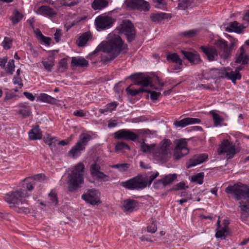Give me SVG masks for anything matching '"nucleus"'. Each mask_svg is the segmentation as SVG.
Masks as SVG:
<instances>
[{
  "label": "nucleus",
  "instance_id": "obj_58",
  "mask_svg": "<svg viewBox=\"0 0 249 249\" xmlns=\"http://www.w3.org/2000/svg\"><path fill=\"white\" fill-rule=\"evenodd\" d=\"M147 231L149 232L155 233L157 230L156 223L154 222H152L147 226Z\"/></svg>",
  "mask_w": 249,
  "mask_h": 249
},
{
  "label": "nucleus",
  "instance_id": "obj_45",
  "mask_svg": "<svg viewBox=\"0 0 249 249\" xmlns=\"http://www.w3.org/2000/svg\"><path fill=\"white\" fill-rule=\"evenodd\" d=\"M204 174V173L201 172L196 174L192 177V181L196 182L198 184H202L203 182Z\"/></svg>",
  "mask_w": 249,
  "mask_h": 249
},
{
  "label": "nucleus",
  "instance_id": "obj_15",
  "mask_svg": "<svg viewBox=\"0 0 249 249\" xmlns=\"http://www.w3.org/2000/svg\"><path fill=\"white\" fill-rule=\"evenodd\" d=\"M95 25L98 31L106 30L109 28V16L104 13L98 16L95 19Z\"/></svg>",
  "mask_w": 249,
  "mask_h": 249
},
{
  "label": "nucleus",
  "instance_id": "obj_13",
  "mask_svg": "<svg viewBox=\"0 0 249 249\" xmlns=\"http://www.w3.org/2000/svg\"><path fill=\"white\" fill-rule=\"evenodd\" d=\"M90 173L91 176L97 181L104 182L107 180V176L101 171L100 166L97 162L90 165Z\"/></svg>",
  "mask_w": 249,
  "mask_h": 249
},
{
  "label": "nucleus",
  "instance_id": "obj_41",
  "mask_svg": "<svg viewBox=\"0 0 249 249\" xmlns=\"http://www.w3.org/2000/svg\"><path fill=\"white\" fill-rule=\"evenodd\" d=\"M167 18V14L164 13L152 14L151 15V19L153 21L159 22L162 19Z\"/></svg>",
  "mask_w": 249,
  "mask_h": 249
},
{
  "label": "nucleus",
  "instance_id": "obj_62",
  "mask_svg": "<svg viewBox=\"0 0 249 249\" xmlns=\"http://www.w3.org/2000/svg\"><path fill=\"white\" fill-rule=\"evenodd\" d=\"M42 44H44L46 45H50L51 43V39L49 37H46L44 36V37H42L41 39L39 40Z\"/></svg>",
  "mask_w": 249,
  "mask_h": 249
},
{
  "label": "nucleus",
  "instance_id": "obj_7",
  "mask_svg": "<svg viewBox=\"0 0 249 249\" xmlns=\"http://www.w3.org/2000/svg\"><path fill=\"white\" fill-rule=\"evenodd\" d=\"M147 182L142 176H137L125 181H123L121 185L128 190H141L146 187Z\"/></svg>",
  "mask_w": 249,
  "mask_h": 249
},
{
  "label": "nucleus",
  "instance_id": "obj_3",
  "mask_svg": "<svg viewBox=\"0 0 249 249\" xmlns=\"http://www.w3.org/2000/svg\"><path fill=\"white\" fill-rule=\"evenodd\" d=\"M85 166L83 162H79L73 168L68 177L67 183L69 190L73 192L81 187L84 183V172Z\"/></svg>",
  "mask_w": 249,
  "mask_h": 249
},
{
  "label": "nucleus",
  "instance_id": "obj_44",
  "mask_svg": "<svg viewBox=\"0 0 249 249\" xmlns=\"http://www.w3.org/2000/svg\"><path fill=\"white\" fill-rule=\"evenodd\" d=\"M210 113L213 116V119L214 122V125L215 126L220 125L221 123L223 121V118L219 114L214 112L213 110L211 111Z\"/></svg>",
  "mask_w": 249,
  "mask_h": 249
},
{
  "label": "nucleus",
  "instance_id": "obj_26",
  "mask_svg": "<svg viewBox=\"0 0 249 249\" xmlns=\"http://www.w3.org/2000/svg\"><path fill=\"white\" fill-rule=\"evenodd\" d=\"M85 150V149L84 147L80 146L79 143H76L69 151L68 155L69 157L73 159H77Z\"/></svg>",
  "mask_w": 249,
  "mask_h": 249
},
{
  "label": "nucleus",
  "instance_id": "obj_10",
  "mask_svg": "<svg viewBox=\"0 0 249 249\" xmlns=\"http://www.w3.org/2000/svg\"><path fill=\"white\" fill-rule=\"evenodd\" d=\"M119 33H123L126 36L128 42L133 41L136 36V31L133 24L129 20H124L121 24Z\"/></svg>",
  "mask_w": 249,
  "mask_h": 249
},
{
  "label": "nucleus",
  "instance_id": "obj_51",
  "mask_svg": "<svg viewBox=\"0 0 249 249\" xmlns=\"http://www.w3.org/2000/svg\"><path fill=\"white\" fill-rule=\"evenodd\" d=\"M26 180H32L35 183V181H42L45 179V176L42 174H36L33 177L26 178Z\"/></svg>",
  "mask_w": 249,
  "mask_h": 249
},
{
  "label": "nucleus",
  "instance_id": "obj_43",
  "mask_svg": "<svg viewBox=\"0 0 249 249\" xmlns=\"http://www.w3.org/2000/svg\"><path fill=\"white\" fill-rule=\"evenodd\" d=\"M177 178L176 174H169L162 177L164 183L166 186L172 183Z\"/></svg>",
  "mask_w": 249,
  "mask_h": 249
},
{
  "label": "nucleus",
  "instance_id": "obj_48",
  "mask_svg": "<svg viewBox=\"0 0 249 249\" xmlns=\"http://www.w3.org/2000/svg\"><path fill=\"white\" fill-rule=\"evenodd\" d=\"M68 67L67 59L64 58L60 60L59 63L58 71L62 72L65 71Z\"/></svg>",
  "mask_w": 249,
  "mask_h": 249
},
{
  "label": "nucleus",
  "instance_id": "obj_39",
  "mask_svg": "<svg viewBox=\"0 0 249 249\" xmlns=\"http://www.w3.org/2000/svg\"><path fill=\"white\" fill-rule=\"evenodd\" d=\"M20 109L18 111V113L21 114L24 117L28 116L30 114V107L28 104L24 103L21 104Z\"/></svg>",
  "mask_w": 249,
  "mask_h": 249
},
{
  "label": "nucleus",
  "instance_id": "obj_59",
  "mask_svg": "<svg viewBox=\"0 0 249 249\" xmlns=\"http://www.w3.org/2000/svg\"><path fill=\"white\" fill-rule=\"evenodd\" d=\"M13 83L15 85H18L19 88H21L23 86V84L22 83V80L21 78L19 76H16L13 78Z\"/></svg>",
  "mask_w": 249,
  "mask_h": 249
},
{
  "label": "nucleus",
  "instance_id": "obj_12",
  "mask_svg": "<svg viewBox=\"0 0 249 249\" xmlns=\"http://www.w3.org/2000/svg\"><path fill=\"white\" fill-rule=\"evenodd\" d=\"M126 4L128 7L141 11L147 12L150 9L149 2L144 0H126Z\"/></svg>",
  "mask_w": 249,
  "mask_h": 249
},
{
  "label": "nucleus",
  "instance_id": "obj_8",
  "mask_svg": "<svg viewBox=\"0 0 249 249\" xmlns=\"http://www.w3.org/2000/svg\"><path fill=\"white\" fill-rule=\"evenodd\" d=\"M189 152V150L187 147V143L185 139H180L177 141L173 154L175 160H180L187 155Z\"/></svg>",
  "mask_w": 249,
  "mask_h": 249
},
{
  "label": "nucleus",
  "instance_id": "obj_18",
  "mask_svg": "<svg viewBox=\"0 0 249 249\" xmlns=\"http://www.w3.org/2000/svg\"><path fill=\"white\" fill-rule=\"evenodd\" d=\"M214 44L220 52H222V56L224 58H227L230 53L228 42L222 38H219L214 41Z\"/></svg>",
  "mask_w": 249,
  "mask_h": 249
},
{
  "label": "nucleus",
  "instance_id": "obj_42",
  "mask_svg": "<svg viewBox=\"0 0 249 249\" xmlns=\"http://www.w3.org/2000/svg\"><path fill=\"white\" fill-rule=\"evenodd\" d=\"M228 227L227 225H225L224 227L216 229L215 237L217 238H226L225 233L228 231Z\"/></svg>",
  "mask_w": 249,
  "mask_h": 249
},
{
  "label": "nucleus",
  "instance_id": "obj_1",
  "mask_svg": "<svg viewBox=\"0 0 249 249\" xmlns=\"http://www.w3.org/2000/svg\"><path fill=\"white\" fill-rule=\"evenodd\" d=\"M225 192L239 201L240 219L245 221L249 216V187L240 182L229 185Z\"/></svg>",
  "mask_w": 249,
  "mask_h": 249
},
{
  "label": "nucleus",
  "instance_id": "obj_35",
  "mask_svg": "<svg viewBox=\"0 0 249 249\" xmlns=\"http://www.w3.org/2000/svg\"><path fill=\"white\" fill-rule=\"evenodd\" d=\"M242 28L238 22L236 21L231 22L229 25L225 28V30L228 32H234L240 33L241 32Z\"/></svg>",
  "mask_w": 249,
  "mask_h": 249
},
{
  "label": "nucleus",
  "instance_id": "obj_64",
  "mask_svg": "<svg viewBox=\"0 0 249 249\" xmlns=\"http://www.w3.org/2000/svg\"><path fill=\"white\" fill-rule=\"evenodd\" d=\"M54 39L55 41L57 43L58 42L61 38V31L59 30H56V32L54 34Z\"/></svg>",
  "mask_w": 249,
  "mask_h": 249
},
{
  "label": "nucleus",
  "instance_id": "obj_56",
  "mask_svg": "<svg viewBox=\"0 0 249 249\" xmlns=\"http://www.w3.org/2000/svg\"><path fill=\"white\" fill-rule=\"evenodd\" d=\"M49 196L51 202L54 205H56L58 202L56 194L53 191H51L49 194Z\"/></svg>",
  "mask_w": 249,
  "mask_h": 249
},
{
  "label": "nucleus",
  "instance_id": "obj_9",
  "mask_svg": "<svg viewBox=\"0 0 249 249\" xmlns=\"http://www.w3.org/2000/svg\"><path fill=\"white\" fill-rule=\"evenodd\" d=\"M100 193L95 189H89L82 196V198L87 203L91 205H98L101 203Z\"/></svg>",
  "mask_w": 249,
  "mask_h": 249
},
{
  "label": "nucleus",
  "instance_id": "obj_40",
  "mask_svg": "<svg viewBox=\"0 0 249 249\" xmlns=\"http://www.w3.org/2000/svg\"><path fill=\"white\" fill-rule=\"evenodd\" d=\"M130 164L124 163L121 164H116L110 166V167L117 169L120 172H126L130 167Z\"/></svg>",
  "mask_w": 249,
  "mask_h": 249
},
{
  "label": "nucleus",
  "instance_id": "obj_23",
  "mask_svg": "<svg viewBox=\"0 0 249 249\" xmlns=\"http://www.w3.org/2000/svg\"><path fill=\"white\" fill-rule=\"evenodd\" d=\"M36 13L42 16L50 17H53L56 14L55 9L46 5H43L38 7Z\"/></svg>",
  "mask_w": 249,
  "mask_h": 249
},
{
  "label": "nucleus",
  "instance_id": "obj_55",
  "mask_svg": "<svg viewBox=\"0 0 249 249\" xmlns=\"http://www.w3.org/2000/svg\"><path fill=\"white\" fill-rule=\"evenodd\" d=\"M154 187L155 188L157 189H159L162 187H165V185L164 183L162 178L160 179L157 180L154 183Z\"/></svg>",
  "mask_w": 249,
  "mask_h": 249
},
{
  "label": "nucleus",
  "instance_id": "obj_47",
  "mask_svg": "<svg viewBox=\"0 0 249 249\" xmlns=\"http://www.w3.org/2000/svg\"><path fill=\"white\" fill-rule=\"evenodd\" d=\"M22 17L23 15L21 13L17 10H15L13 12V16L11 18V19L12 20L13 23L14 24H16L22 18Z\"/></svg>",
  "mask_w": 249,
  "mask_h": 249
},
{
  "label": "nucleus",
  "instance_id": "obj_63",
  "mask_svg": "<svg viewBox=\"0 0 249 249\" xmlns=\"http://www.w3.org/2000/svg\"><path fill=\"white\" fill-rule=\"evenodd\" d=\"M109 111V104H107L104 108H100L99 109V112L102 114L107 115Z\"/></svg>",
  "mask_w": 249,
  "mask_h": 249
},
{
  "label": "nucleus",
  "instance_id": "obj_16",
  "mask_svg": "<svg viewBox=\"0 0 249 249\" xmlns=\"http://www.w3.org/2000/svg\"><path fill=\"white\" fill-rule=\"evenodd\" d=\"M122 209L126 213L137 211L139 207V202L134 199H126L122 201Z\"/></svg>",
  "mask_w": 249,
  "mask_h": 249
},
{
  "label": "nucleus",
  "instance_id": "obj_30",
  "mask_svg": "<svg viewBox=\"0 0 249 249\" xmlns=\"http://www.w3.org/2000/svg\"><path fill=\"white\" fill-rule=\"evenodd\" d=\"M156 144H147L145 142V140L143 139L141 143V150L146 154H153L155 151Z\"/></svg>",
  "mask_w": 249,
  "mask_h": 249
},
{
  "label": "nucleus",
  "instance_id": "obj_36",
  "mask_svg": "<svg viewBox=\"0 0 249 249\" xmlns=\"http://www.w3.org/2000/svg\"><path fill=\"white\" fill-rule=\"evenodd\" d=\"M224 68L220 69H212L209 71L210 76L209 78L215 79L217 78H223Z\"/></svg>",
  "mask_w": 249,
  "mask_h": 249
},
{
  "label": "nucleus",
  "instance_id": "obj_31",
  "mask_svg": "<svg viewBox=\"0 0 249 249\" xmlns=\"http://www.w3.org/2000/svg\"><path fill=\"white\" fill-rule=\"evenodd\" d=\"M107 0H94L91 3V7L94 10H101L108 5Z\"/></svg>",
  "mask_w": 249,
  "mask_h": 249
},
{
  "label": "nucleus",
  "instance_id": "obj_20",
  "mask_svg": "<svg viewBox=\"0 0 249 249\" xmlns=\"http://www.w3.org/2000/svg\"><path fill=\"white\" fill-rule=\"evenodd\" d=\"M200 49L206 55L209 61L216 60L218 59L217 50L212 46H201Z\"/></svg>",
  "mask_w": 249,
  "mask_h": 249
},
{
  "label": "nucleus",
  "instance_id": "obj_61",
  "mask_svg": "<svg viewBox=\"0 0 249 249\" xmlns=\"http://www.w3.org/2000/svg\"><path fill=\"white\" fill-rule=\"evenodd\" d=\"M73 115L79 117H84L86 115V113L83 110L81 109L74 111Z\"/></svg>",
  "mask_w": 249,
  "mask_h": 249
},
{
  "label": "nucleus",
  "instance_id": "obj_11",
  "mask_svg": "<svg viewBox=\"0 0 249 249\" xmlns=\"http://www.w3.org/2000/svg\"><path fill=\"white\" fill-rule=\"evenodd\" d=\"M218 155L226 154L229 158H231L235 154L234 145L228 140H223L217 149Z\"/></svg>",
  "mask_w": 249,
  "mask_h": 249
},
{
  "label": "nucleus",
  "instance_id": "obj_60",
  "mask_svg": "<svg viewBox=\"0 0 249 249\" xmlns=\"http://www.w3.org/2000/svg\"><path fill=\"white\" fill-rule=\"evenodd\" d=\"M149 92L150 93V98L153 101L157 100L159 97V96L160 95V93L159 92H156V91H150L149 90Z\"/></svg>",
  "mask_w": 249,
  "mask_h": 249
},
{
  "label": "nucleus",
  "instance_id": "obj_34",
  "mask_svg": "<svg viewBox=\"0 0 249 249\" xmlns=\"http://www.w3.org/2000/svg\"><path fill=\"white\" fill-rule=\"evenodd\" d=\"M38 100L52 105L55 104L56 102V100L54 98L44 93L40 94L38 97Z\"/></svg>",
  "mask_w": 249,
  "mask_h": 249
},
{
  "label": "nucleus",
  "instance_id": "obj_17",
  "mask_svg": "<svg viewBox=\"0 0 249 249\" xmlns=\"http://www.w3.org/2000/svg\"><path fill=\"white\" fill-rule=\"evenodd\" d=\"M208 160V156L207 154H201L195 155L190 159L186 164L187 168H190L197 165L200 164Z\"/></svg>",
  "mask_w": 249,
  "mask_h": 249
},
{
  "label": "nucleus",
  "instance_id": "obj_38",
  "mask_svg": "<svg viewBox=\"0 0 249 249\" xmlns=\"http://www.w3.org/2000/svg\"><path fill=\"white\" fill-rule=\"evenodd\" d=\"M131 86L127 87L126 89V91L127 92V93L128 95H131L132 96H136L141 92H149V91L148 89H144L143 88H141L138 89H131Z\"/></svg>",
  "mask_w": 249,
  "mask_h": 249
},
{
  "label": "nucleus",
  "instance_id": "obj_50",
  "mask_svg": "<svg viewBox=\"0 0 249 249\" xmlns=\"http://www.w3.org/2000/svg\"><path fill=\"white\" fill-rule=\"evenodd\" d=\"M191 5L189 0H183L178 4V9L180 10H185Z\"/></svg>",
  "mask_w": 249,
  "mask_h": 249
},
{
  "label": "nucleus",
  "instance_id": "obj_32",
  "mask_svg": "<svg viewBox=\"0 0 249 249\" xmlns=\"http://www.w3.org/2000/svg\"><path fill=\"white\" fill-rule=\"evenodd\" d=\"M91 139V136L88 133H82L79 136V140L76 143H79L80 146L86 149L88 142Z\"/></svg>",
  "mask_w": 249,
  "mask_h": 249
},
{
  "label": "nucleus",
  "instance_id": "obj_33",
  "mask_svg": "<svg viewBox=\"0 0 249 249\" xmlns=\"http://www.w3.org/2000/svg\"><path fill=\"white\" fill-rule=\"evenodd\" d=\"M240 53L237 55L235 62L237 63H241L242 64H246L248 63L249 59L247 55L246 54L243 47L242 46L240 48Z\"/></svg>",
  "mask_w": 249,
  "mask_h": 249
},
{
  "label": "nucleus",
  "instance_id": "obj_49",
  "mask_svg": "<svg viewBox=\"0 0 249 249\" xmlns=\"http://www.w3.org/2000/svg\"><path fill=\"white\" fill-rule=\"evenodd\" d=\"M155 6L162 10L166 9V5L164 0H153Z\"/></svg>",
  "mask_w": 249,
  "mask_h": 249
},
{
  "label": "nucleus",
  "instance_id": "obj_14",
  "mask_svg": "<svg viewBox=\"0 0 249 249\" xmlns=\"http://www.w3.org/2000/svg\"><path fill=\"white\" fill-rule=\"evenodd\" d=\"M116 139H124L135 142L138 138L137 134L130 130L123 129L117 131L114 133Z\"/></svg>",
  "mask_w": 249,
  "mask_h": 249
},
{
  "label": "nucleus",
  "instance_id": "obj_57",
  "mask_svg": "<svg viewBox=\"0 0 249 249\" xmlns=\"http://www.w3.org/2000/svg\"><path fill=\"white\" fill-rule=\"evenodd\" d=\"M54 141V138L50 137H47L44 140L45 143L49 145L51 147H53L55 146Z\"/></svg>",
  "mask_w": 249,
  "mask_h": 249
},
{
  "label": "nucleus",
  "instance_id": "obj_28",
  "mask_svg": "<svg viewBox=\"0 0 249 249\" xmlns=\"http://www.w3.org/2000/svg\"><path fill=\"white\" fill-rule=\"evenodd\" d=\"M71 65L72 67H85L88 66L89 62L84 57L81 56L72 57Z\"/></svg>",
  "mask_w": 249,
  "mask_h": 249
},
{
  "label": "nucleus",
  "instance_id": "obj_54",
  "mask_svg": "<svg viewBox=\"0 0 249 249\" xmlns=\"http://www.w3.org/2000/svg\"><path fill=\"white\" fill-rule=\"evenodd\" d=\"M12 40L9 37H5L2 43V45L4 49H9L11 48Z\"/></svg>",
  "mask_w": 249,
  "mask_h": 249
},
{
  "label": "nucleus",
  "instance_id": "obj_52",
  "mask_svg": "<svg viewBox=\"0 0 249 249\" xmlns=\"http://www.w3.org/2000/svg\"><path fill=\"white\" fill-rule=\"evenodd\" d=\"M7 72L12 74L15 70V62L13 59L10 60L8 63L7 68Z\"/></svg>",
  "mask_w": 249,
  "mask_h": 249
},
{
  "label": "nucleus",
  "instance_id": "obj_29",
  "mask_svg": "<svg viewBox=\"0 0 249 249\" xmlns=\"http://www.w3.org/2000/svg\"><path fill=\"white\" fill-rule=\"evenodd\" d=\"M28 136L30 140H36L41 139L42 134L39 126H36L29 132Z\"/></svg>",
  "mask_w": 249,
  "mask_h": 249
},
{
  "label": "nucleus",
  "instance_id": "obj_6",
  "mask_svg": "<svg viewBox=\"0 0 249 249\" xmlns=\"http://www.w3.org/2000/svg\"><path fill=\"white\" fill-rule=\"evenodd\" d=\"M96 53L100 55L101 60L104 63L109 60V40L107 37V40L102 41L95 50L88 55V58L92 59L93 55Z\"/></svg>",
  "mask_w": 249,
  "mask_h": 249
},
{
  "label": "nucleus",
  "instance_id": "obj_24",
  "mask_svg": "<svg viewBox=\"0 0 249 249\" xmlns=\"http://www.w3.org/2000/svg\"><path fill=\"white\" fill-rule=\"evenodd\" d=\"M181 53L184 58L193 64H198L201 61L199 55L196 53H192L184 51H181Z\"/></svg>",
  "mask_w": 249,
  "mask_h": 249
},
{
  "label": "nucleus",
  "instance_id": "obj_19",
  "mask_svg": "<svg viewBox=\"0 0 249 249\" xmlns=\"http://www.w3.org/2000/svg\"><path fill=\"white\" fill-rule=\"evenodd\" d=\"M223 75V78L231 80L234 84L236 83V80H240L241 78L240 73H236L230 67H224Z\"/></svg>",
  "mask_w": 249,
  "mask_h": 249
},
{
  "label": "nucleus",
  "instance_id": "obj_53",
  "mask_svg": "<svg viewBox=\"0 0 249 249\" xmlns=\"http://www.w3.org/2000/svg\"><path fill=\"white\" fill-rule=\"evenodd\" d=\"M129 145L124 142H118L115 146V149L117 151L123 149H129Z\"/></svg>",
  "mask_w": 249,
  "mask_h": 249
},
{
  "label": "nucleus",
  "instance_id": "obj_4",
  "mask_svg": "<svg viewBox=\"0 0 249 249\" xmlns=\"http://www.w3.org/2000/svg\"><path fill=\"white\" fill-rule=\"evenodd\" d=\"M171 140L164 139L160 143V146L155 148V151L153 153L154 158L158 160L166 161L171 155V145H172Z\"/></svg>",
  "mask_w": 249,
  "mask_h": 249
},
{
  "label": "nucleus",
  "instance_id": "obj_25",
  "mask_svg": "<svg viewBox=\"0 0 249 249\" xmlns=\"http://www.w3.org/2000/svg\"><path fill=\"white\" fill-rule=\"evenodd\" d=\"M55 60L53 55H49L48 57L43 58L41 61L44 69L47 72H51L54 66Z\"/></svg>",
  "mask_w": 249,
  "mask_h": 249
},
{
  "label": "nucleus",
  "instance_id": "obj_22",
  "mask_svg": "<svg viewBox=\"0 0 249 249\" xmlns=\"http://www.w3.org/2000/svg\"><path fill=\"white\" fill-rule=\"evenodd\" d=\"M201 120L198 118H185L179 121H176L174 124L177 127H184L186 126L196 124H199Z\"/></svg>",
  "mask_w": 249,
  "mask_h": 249
},
{
  "label": "nucleus",
  "instance_id": "obj_21",
  "mask_svg": "<svg viewBox=\"0 0 249 249\" xmlns=\"http://www.w3.org/2000/svg\"><path fill=\"white\" fill-rule=\"evenodd\" d=\"M131 78L136 80L135 84L143 87H147L151 84V79L148 76L142 74H134L131 75Z\"/></svg>",
  "mask_w": 249,
  "mask_h": 249
},
{
  "label": "nucleus",
  "instance_id": "obj_46",
  "mask_svg": "<svg viewBox=\"0 0 249 249\" xmlns=\"http://www.w3.org/2000/svg\"><path fill=\"white\" fill-rule=\"evenodd\" d=\"M198 30L193 29L181 32L180 34V35L187 38H190L195 36L196 35L198 34Z\"/></svg>",
  "mask_w": 249,
  "mask_h": 249
},
{
  "label": "nucleus",
  "instance_id": "obj_27",
  "mask_svg": "<svg viewBox=\"0 0 249 249\" xmlns=\"http://www.w3.org/2000/svg\"><path fill=\"white\" fill-rule=\"evenodd\" d=\"M92 34L90 32H87L79 36L76 41L78 47H82L86 46L87 43L92 39Z\"/></svg>",
  "mask_w": 249,
  "mask_h": 249
},
{
  "label": "nucleus",
  "instance_id": "obj_5",
  "mask_svg": "<svg viewBox=\"0 0 249 249\" xmlns=\"http://www.w3.org/2000/svg\"><path fill=\"white\" fill-rule=\"evenodd\" d=\"M126 47L120 36L110 39V61L117 57Z\"/></svg>",
  "mask_w": 249,
  "mask_h": 249
},
{
  "label": "nucleus",
  "instance_id": "obj_2",
  "mask_svg": "<svg viewBox=\"0 0 249 249\" xmlns=\"http://www.w3.org/2000/svg\"><path fill=\"white\" fill-rule=\"evenodd\" d=\"M29 196V195L26 190L19 189L6 194L4 196V200L16 212L18 213H27L30 212L29 209L21 205L28 204L26 198Z\"/></svg>",
  "mask_w": 249,
  "mask_h": 249
},
{
  "label": "nucleus",
  "instance_id": "obj_37",
  "mask_svg": "<svg viewBox=\"0 0 249 249\" xmlns=\"http://www.w3.org/2000/svg\"><path fill=\"white\" fill-rule=\"evenodd\" d=\"M166 59L168 61L182 65V61L177 53H168L166 54Z\"/></svg>",
  "mask_w": 249,
  "mask_h": 249
}]
</instances>
